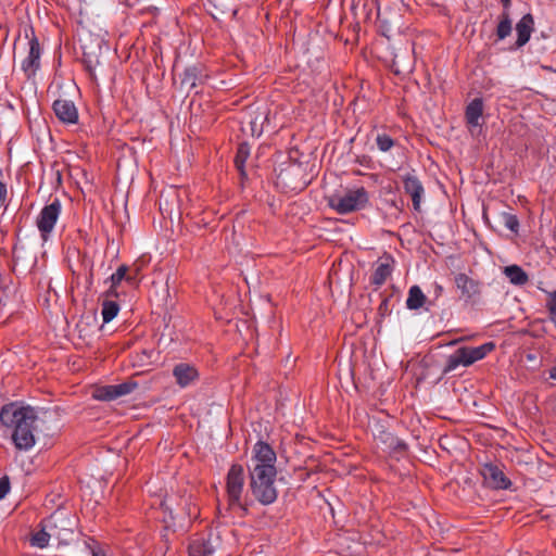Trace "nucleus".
<instances>
[{"label": "nucleus", "mask_w": 556, "mask_h": 556, "mask_svg": "<svg viewBox=\"0 0 556 556\" xmlns=\"http://www.w3.org/2000/svg\"><path fill=\"white\" fill-rule=\"evenodd\" d=\"M276 459V453L269 444L263 441L254 444L249 463L250 489L255 500L263 505H269L277 500Z\"/></svg>", "instance_id": "f257e3e1"}, {"label": "nucleus", "mask_w": 556, "mask_h": 556, "mask_svg": "<svg viewBox=\"0 0 556 556\" xmlns=\"http://www.w3.org/2000/svg\"><path fill=\"white\" fill-rule=\"evenodd\" d=\"M37 412L31 406H24L17 402L5 404L0 409V422L11 430L12 441L17 450H30L35 441V424Z\"/></svg>", "instance_id": "f03ea898"}, {"label": "nucleus", "mask_w": 556, "mask_h": 556, "mask_svg": "<svg viewBox=\"0 0 556 556\" xmlns=\"http://www.w3.org/2000/svg\"><path fill=\"white\" fill-rule=\"evenodd\" d=\"M368 201V192L364 187L348 189L344 193H334L328 198L329 206L342 215L363 210Z\"/></svg>", "instance_id": "7ed1b4c3"}, {"label": "nucleus", "mask_w": 556, "mask_h": 556, "mask_svg": "<svg viewBox=\"0 0 556 556\" xmlns=\"http://www.w3.org/2000/svg\"><path fill=\"white\" fill-rule=\"evenodd\" d=\"M495 349L493 342H486L479 346H462L447 357L444 372H451L457 367H468L484 358Z\"/></svg>", "instance_id": "20e7f679"}, {"label": "nucleus", "mask_w": 556, "mask_h": 556, "mask_svg": "<svg viewBox=\"0 0 556 556\" xmlns=\"http://www.w3.org/2000/svg\"><path fill=\"white\" fill-rule=\"evenodd\" d=\"M62 205L59 199L43 206L36 219V226L40 232L41 239L46 242L60 217Z\"/></svg>", "instance_id": "39448f33"}, {"label": "nucleus", "mask_w": 556, "mask_h": 556, "mask_svg": "<svg viewBox=\"0 0 556 556\" xmlns=\"http://www.w3.org/2000/svg\"><path fill=\"white\" fill-rule=\"evenodd\" d=\"M244 485V470L241 465H232L227 475V498L230 508H241V494Z\"/></svg>", "instance_id": "423d86ee"}, {"label": "nucleus", "mask_w": 556, "mask_h": 556, "mask_svg": "<svg viewBox=\"0 0 556 556\" xmlns=\"http://www.w3.org/2000/svg\"><path fill=\"white\" fill-rule=\"evenodd\" d=\"M137 387L138 383L130 380L119 384L104 386L96 390L94 397L99 401H113L130 394Z\"/></svg>", "instance_id": "0eeeda50"}, {"label": "nucleus", "mask_w": 556, "mask_h": 556, "mask_svg": "<svg viewBox=\"0 0 556 556\" xmlns=\"http://www.w3.org/2000/svg\"><path fill=\"white\" fill-rule=\"evenodd\" d=\"M455 285L460 291V298L465 302L475 303L481 293L480 282L468 277L466 274L459 273L455 276Z\"/></svg>", "instance_id": "6e6552de"}, {"label": "nucleus", "mask_w": 556, "mask_h": 556, "mask_svg": "<svg viewBox=\"0 0 556 556\" xmlns=\"http://www.w3.org/2000/svg\"><path fill=\"white\" fill-rule=\"evenodd\" d=\"M481 473L488 485L493 489L507 490L511 485V481L505 476L503 470L495 464H484Z\"/></svg>", "instance_id": "1a4fd4ad"}, {"label": "nucleus", "mask_w": 556, "mask_h": 556, "mask_svg": "<svg viewBox=\"0 0 556 556\" xmlns=\"http://www.w3.org/2000/svg\"><path fill=\"white\" fill-rule=\"evenodd\" d=\"M218 545V538L212 534L195 538L189 544V556H215Z\"/></svg>", "instance_id": "9d476101"}, {"label": "nucleus", "mask_w": 556, "mask_h": 556, "mask_svg": "<svg viewBox=\"0 0 556 556\" xmlns=\"http://www.w3.org/2000/svg\"><path fill=\"white\" fill-rule=\"evenodd\" d=\"M58 521H59L58 514H53L48 519H46L42 523V529L33 534V536L30 539L31 545L39 547V548L47 547L49 544L50 538L59 535V533H56Z\"/></svg>", "instance_id": "9b49d317"}, {"label": "nucleus", "mask_w": 556, "mask_h": 556, "mask_svg": "<svg viewBox=\"0 0 556 556\" xmlns=\"http://www.w3.org/2000/svg\"><path fill=\"white\" fill-rule=\"evenodd\" d=\"M371 430L375 439L383 444L388 451L403 452L406 450V443L387 431L379 422L374 424Z\"/></svg>", "instance_id": "f8f14e48"}, {"label": "nucleus", "mask_w": 556, "mask_h": 556, "mask_svg": "<svg viewBox=\"0 0 556 556\" xmlns=\"http://www.w3.org/2000/svg\"><path fill=\"white\" fill-rule=\"evenodd\" d=\"M28 54L22 62V70L30 77L40 67L41 49L38 39L34 36L28 41Z\"/></svg>", "instance_id": "ddd939ff"}, {"label": "nucleus", "mask_w": 556, "mask_h": 556, "mask_svg": "<svg viewBox=\"0 0 556 556\" xmlns=\"http://www.w3.org/2000/svg\"><path fill=\"white\" fill-rule=\"evenodd\" d=\"M403 187L405 192L412 198L414 210L419 211L422 195L425 193L421 181L417 178L416 175L407 173L403 176Z\"/></svg>", "instance_id": "4468645a"}, {"label": "nucleus", "mask_w": 556, "mask_h": 556, "mask_svg": "<svg viewBox=\"0 0 556 556\" xmlns=\"http://www.w3.org/2000/svg\"><path fill=\"white\" fill-rule=\"evenodd\" d=\"M53 111L58 118L63 123L76 124L78 121V112L73 101L59 99L53 103Z\"/></svg>", "instance_id": "2eb2a0df"}, {"label": "nucleus", "mask_w": 556, "mask_h": 556, "mask_svg": "<svg viewBox=\"0 0 556 556\" xmlns=\"http://www.w3.org/2000/svg\"><path fill=\"white\" fill-rule=\"evenodd\" d=\"M173 376L180 388H187L199 378V372L193 365L179 363L175 365Z\"/></svg>", "instance_id": "dca6fc26"}, {"label": "nucleus", "mask_w": 556, "mask_h": 556, "mask_svg": "<svg viewBox=\"0 0 556 556\" xmlns=\"http://www.w3.org/2000/svg\"><path fill=\"white\" fill-rule=\"evenodd\" d=\"M14 270L21 273L31 270L36 263L37 257L34 253H29L23 245L16 244L13 249Z\"/></svg>", "instance_id": "f3484780"}, {"label": "nucleus", "mask_w": 556, "mask_h": 556, "mask_svg": "<svg viewBox=\"0 0 556 556\" xmlns=\"http://www.w3.org/2000/svg\"><path fill=\"white\" fill-rule=\"evenodd\" d=\"M516 48L519 49L523 47L531 38L532 33L534 31V18L532 14H525L516 24Z\"/></svg>", "instance_id": "a211bd4d"}, {"label": "nucleus", "mask_w": 556, "mask_h": 556, "mask_svg": "<svg viewBox=\"0 0 556 556\" xmlns=\"http://www.w3.org/2000/svg\"><path fill=\"white\" fill-rule=\"evenodd\" d=\"M205 78L206 75H204L201 66L193 65L186 67L181 74L180 88L189 92L199 84H202Z\"/></svg>", "instance_id": "6ab92c4d"}, {"label": "nucleus", "mask_w": 556, "mask_h": 556, "mask_svg": "<svg viewBox=\"0 0 556 556\" xmlns=\"http://www.w3.org/2000/svg\"><path fill=\"white\" fill-rule=\"evenodd\" d=\"M393 258L390 255L380 257L371 276V283L381 287L393 271Z\"/></svg>", "instance_id": "aec40b11"}, {"label": "nucleus", "mask_w": 556, "mask_h": 556, "mask_svg": "<svg viewBox=\"0 0 556 556\" xmlns=\"http://www.w3.org/2000/svg\"><path fill=\"white\" fill-rule=\"evenodd\" d=\"M483 100L481 98H475L467 104L465 118L471 130L482 126L481 118L483 115Z\"/></svg>", "instance_id": "412c9836"}, {"label": "nucleus", "mask_w": 556, "mask_h": 556, "mask_svg": "<svg viewBox=\"0 0 556 556\" xmlns=\"http://www.w3.org/2000/svg\"><path fill=\"white\" fill-rule=\"evenodd\" d=\"M265 119L266 116L263 113H257L254 116L250 115L249 121L242 127V130L254 138H258L263 134V123Z\"/></svg>", "instance_id": "4be33fe9"}, {"label": "nucleus", "mask_w": 556, "mask_h": 556, "mask_svg": "<svg viewBox=\"0 0 556 556\" xmlns=\"http://www.w3.org/2000/svg\"><path fill=\"white\" fill-rule=\"evenodd\" d=\"M426 303V295L419 286H412L406 299V307L410 311H417Z\"/></svg>", "instance_id": "5701e85b"}, {"label": "nucleus", "mask_w": 556, "mask_h": 556, "mask_svg": "<svg viewBox=\"0 0 556 556\" xmlns=\"http://www.w3.org/2000/svg\"><path fill=\"white\" fill-rule=\"evenodd\" d=\"M506 278L516 286H522L528 281L527 273L518 265H510L504 268Z\"/></svg>", "instance_id": "b1692460"}, {"label": "nucleus", "mask_w": 556, "mask_h": 556, "mask_svg": "<svg viewBox=\"0 0 556 556\" xmlns=\"http://www.w3.org/2000/svg\"><path fill=\"white\" fill-rule=\"evenodd\" d=\"M513 30V21L508 11H503L498 16V24L496 26L497 40H504L507 38Z\"/></svg>", "instance_id": "393cba45"}, {"label": "nucleus", "mask_w": 556, "mask_h": 556, "mask_svg": "<svg viewBox=\"0 0 556 556\" xmlns=\"http://www.w3.org/2000/svg\"><path fill=\"white\" fill-rule=\"evenodd\" d=\"M127 270H128V267L126 265H122L116 269L115 273H113L111 275V277L109 278V280L111 282V287L108 291L109 295L116 296L117 292H116L115 288L122 282V280H124V279L130 280L129 277H126Z\"/></svg>", "instance_id": "a878e982"}, {"label": "nucleus", "mask_w": 556, "mask_h": 556, "mask_svg": "<svg viewBox=\"0 0 556 556\" xmlns=\"http://www.w3.org/2000/svg\"><path fill=\"white\" fill-rule=\"evenodd\" d=\"M250 156V147L247 142L239 144L237 154L235 157V165L242 176L245 175L244 164Z\"/></svg>", "instance_id": "bb28decb"}, {"label": "nucleus", "mask_w": 556, "mask_h": 556, "mask_svg": "<svg viewBox=\"0 0 556 556\" xmlns=\"http://www.w3.org/2000/svg\"><path fill=\"white\" fill-rule=\"evenodd\" d=\"M118 312H119V306L116 302L104 301L102 303V311H101L103 323L108 324L111 320H113L117 316Z\"/></svg>", "instance_id": "cd10ccee"}, {"label": "nucleus", "mask_w": 556, "mask_h": 556, "mask_svg": "<svg viewBox=\"0 0 556 556\" xmlns=\"http://www.w3.org/2000/svg\"><path fill=\"white\" fill-rule=\"evenodd\" d=\"M362 7L366 16H370L374 12L379 14L380 3L379 0H353V8L358 9Z\"/></svg>", "instance_id": "c85d7f7f"}, {"label": "nucleus", "mask_w": 556, "mask_h": 556, "mask_svg": "<svg viewBox=\"0 0 556 556\" xmlns=\"http://www.w3.org/2000/svg\"><path fill=\"white\" fill-rule=\"evenodd\" d=\"M376 144L379 151L388 152L394 147L395 141L389 135L381 132L376 136Z\"/></svg>", "instance_id": "c756f323"}, {"label": "nucleus", "mask_w": 556, "mask_h": 556, "mask_svg": "<svg viewBox=\"0 0 556 556\" xmlns=\"http://www.w3.org/2000/svg\"><path fill=\"white\" fill-rule=\"evenodd\" d=\"M84 63L90 75L94 76L96 67L100 64L97 56H92L90 53L84 52Z\"/></svg>", "instance_id": "7c9ffc66"}, {"label": "nucleus", "mask_w": 556, "mask_h": 556, "mask_svg": "<svg viewBox=\"0 0 556 556\" xmlns=\"http://www.w3.org/2000/svg\"><path fill=\"white\" fill-rule=\"evenodd\" d=\"M9 203V194L7 185L0 180V207H7Z\"/></svg>", "instance_id": "2f4dec72"}, {"label": "nucleus", "mask_w": 556, "mask_h": 556, "mask_svg": "<svg viewBox=\"0 0 556 556\" xmlns=\"http://www.w3.org/2000/svg\"><path fill=\"white\" fill-rule=\"evenodd\" d=\"M547 309L552 321L556 325V296L554 293L551 294V300L547 303Z\"/></svg>", "instance_id": "473e14b6"}, {"label": "nucleus", "mask_w": 556, "mask_h": 556, "mask_svg": "<svg viewBox=\"0 0 556 556\" xmlns=\"http://www.w3.org/2000/svg\"><path fill=\"white\" fill-rule=\"evenodd\" d=\"M505 226L511 230L517 231L519 227V222L514 215H507L505 216Z\"/></svg>", "instance_id": "72a5a7b5"}, {"label": "nucleus", "mask_w": 556, "mask_h": 556, "mask_svg": "<svg viewBox=\"0 0 556 556\" xmlns=\"http://www.w3.org/2000/svg\"><path fill=\"white\" fill-rule=\"evenodd\" d=\"M10 491V483L7 478L0 479V500L4 498Z\"/></svg>", "instance_id": "f704fd0d"}, {"label": "nucleus", "mask_w": 556, "mask_h": 556, "mask_svg": "<svg viewBox=\"0 0 556 556\" xmlns=\"http://www.w3.org/2000/svg\"><path fill=\"white\" fill-rule=\"evenodd\" d=\"M87 547L90 549L91 556H106V554L99 547H90L89 545Z\"/></svg>", "instance_id": "c9c22d12"}, {"label": "nucleus", "mask_w": 556, "mask_h": 556, "mask_svg": "<svg viewBox=\"0 0 556 556\" xmlns=\"http://www.w3.org/2000/svg\"><path fill=\"white\" fill-rule=\"evenodd\" d=\"M443 292V287L441 285L435 283L434 286V295L439 298Z\"/></svg>", "instance_id": "e433bc0d"}, {"label": "nucleus", "mask_w": 556, "mask_h": 556, "mask_svg": "<svg viewBox=\"0 0 556 556\" xmlns=\"http://www.w3.org/2000/svg\"><path fill=\"white\" fill-rule=\"evenodd\" d=\"M549 378L556 380V366L551 368Z\"/></svg>", "instance_id": "4c0bfd02"}, {"label": "nucleus", "mask_w": 556, "mask_h": 556, "mask_svg": "<svg viewBox=\"0 0 556 556\" xmlns=\"http://www.w3.org/2000/svg\"><path fill=\"white\" fill-rule=\"evenodd\" d=\"M501 1H502L503 5H504L505 8H507V7H509V5H510V1H511V0H501Z\"/></svg>", "instance_id": "58836bf2"}]
</instances>
